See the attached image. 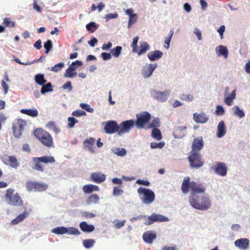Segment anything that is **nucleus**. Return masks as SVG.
Segmentation results:
<instances>
[{
  "label": "nucleus",
  "mask_w": 250,
  "mask_h": 250,
  "mask_svg": "<svg viewBox=\"0 0 250 250\" xmlns=\"http://www.w3.org/2000/svg\"><path fill=\"white\" fill-rule=\"evenodd\" d=\"M188 201L190 206L197 210L206 211L211 206V201L208 193L200 194L196 196L189 197Z\"/></svg>",
  "instance_id": "obj_1"
},
{
  "label": "nucleus",
  "mask_w": 250,
  "mask_h": 250,
  "mask_svg": "<svg viewBox=\"0 0 250 250\" xmlns=\"http://www.w3.org/2000/svg\"><path fill=\"white\" fill-rule=\"evenodd\" d=\"M34 135L42 143L47 147L54 146L53 139L51 135L47 131L42 128H37L34 131Z\"/></svg>",
  "instance_id": "obj_2"
},
{
  "label": "nucleus",
  "mask_w": 250,
  "mask_h": 250,
  "mask_svg": "<svg viewBox=\"0 0 250 250\" xmlns=\"http://www.w3.org/2000/svg\"><path fill=\"white\" fill-rule=\"evenodd\" d=\"M137 192L141 201L145 205H150L155 200V193L149 188L141 187L138 188Z\"/></svg>",
  "instance_id": "obj_3"
},
{
  "label": "nucleus",
  "mask_w": 250,
  "mask_h": 250,
  "mask_svg": "<svg viewBox=\"0 0 250 250\" xmlns=\"http://www.w3.org/2000/svg\"><path fill=\"white\" fill-rule=\"evenodd\" d=\"M136 116V120H134V122L136 127L138 129H145V125L151 119V114L147 111H143L137 114Z\"/></svg>",
  "instance_id": "obj_4"
},
{
  "label": "nucleus",
  "mask_w": 250,
  "mask_h": 250,
  "mask_svg": "<svg viewBox=\"0 0 250 250\" xmlns=\"http://www.w3.org/2000/svg\"><path fill=\"white\" fill-rule=\"evenodd\" d=\"M51 232L57 235L67 234L70 235L79 236L81 234V232L78 229L73 227H57L53 229Z\"/></svg>",
  "instance_id": "obj_5"
},
{
  "label": "nucleus",
  "mask_w": 250,
  "mask_h": 250,
  "mask_svg": "<svg viewBox=\"0 0 250 250\" xmlns=\"http://www.w3.org/2000/svg\"><path fill=\"white\" fill-rule=\"evenodd\" d=\"M190 166L192 168L196 169L201 167L204 164V161L201 155L198 152H193L188 156Z\"/></svg>",
  "instance_id": "obj_6"
},
{
  "label": "nucleus",
  "mask_w": 250,
  "mask_h": 250,
  "mask_svg": "<svg viewBox=\"0 0 250 250\" xmlns=\"http://www.w3.org/2000/svg\"><path fill=\"white\" fill-rule=\"evenodd\" d=\"M170 91L166 89L164 91H158L155 89L150 90V96L154 100L159 102H165L167 101Z\"/></svg>",
  "instance_id": "obj_7"
},
{
  "label": "nucleus",
  "mask_w": 250,
  "mask_h": 250,
  "mask_svg": "<svg viewBox=\"0 0 250 250\" xmlns=\"http://www.w3.org/2000/svg\"><path fill=\"white\" fill-rule=\"evenodd\" d=\"M26 187L28 191L42 192L48 188V185L45 183L38 182L28 181L26 183Z\"/></svg>",
  "instance_id": "obj_8"
},
{
  "label": "nucleus",
  "mask_w": 250,
  "mask_h": 250,
  "mask_svg": "<svg viewBox=\"0 0 250 250\" xmlns=\"http://www.w3.org/2000/svg\"><path fill=\"white\" fill-rule=\"evenodd\" d=\"M135 125L134 120L130 119L122 122L119 125V130L118 134L120 136L124 133H128L130 130Z\"/></svg>",
  "instance_id": "obj_9"
},
{
  "label": "nucleus",
  "mask_w": 250,
  "mask_h": 250,
  "mask_svg": "<svg viewBox=\"0 0 250 250\" xmlns=\"http://www.w3.org/2000/svg\"><path fill=\"white\" fill-rule=\"evenodd\" d=\"M190 191L189 197L196 196L200 194H205L206 188L203 184L192 181L191 182Z\"/></svg>",
  "instance_id": "obj_10"
},
{
  "label": "nucleus",
  "mask_w": 250,
  "mask_h": 250,
  "mask_svg": "<svg viewBox=\"0 0 250 250\" xmlns=\"http://www.w3.org/2000/svg\"><path fill=\"white\" fill-rule=\"evenodd\" d=\"M26 125V122L22 119L18 120L17 122L13 125L12 130L15 137L19 138L21 137Z\"/></svg>",
  "instance_id": "obj_11"
},
{
  "label": "nucleus",
  "mask_w": 250,
  "mask_h": 250,
  "mask_svg": "<svg viewBox=\"0 0 250 250\" xmlns=\"http://www.w3.org/2000/svg\"><path fill=\"white\" fill-rule=\"evenodd\" d=\"M214 173L218 175L224 177L227 175L228 168L226 165L223 162H217L210 167Z\"/></svg>",
  "instance_id": "obj_12"
},
{
  "label": "nucleus",
  "mask_w": 250,
  "mask_h": 250,
  "mask_svg": "<svg viewBox=\"0 0 250 250\" xmlns=\"http://www.w3.org/2000/svg\"><path fill=\"white\" fill-rule=\"evenodd\" d=\"M119 128V125L116 121L110 120L106 122L104 129L106 133L112 134L118 132Z\"/></svg>",
  "instance_id": "obj_13"
},
{
  "label": "nucleus",
  "mask_w": 250,
  "mask_h": 250,
  "mask_svg": "<svg viewBox=\"0 0 250 250\" xmlns=\"http://www.w3.org/2000/svg\"><path fill=\"white\" fill-rule=\"evenodd\" d=\"M157 64L156 63L146 64L142 67L141 70L143 77L145 79L149 78L157 68Z\"/></svg>",
  "instance_id": "obj_14"
},
{
  "label": "nucleus",
  "mask_w": 250,
  "mask_h": 250,
  "mask_svg": "<svg viewBox=\"0 0 250 250\" xmlns=\"http://www.w3.org/2000/svg\"><path fill=\"white\" fill-rule=\"evenodd\" d=\"M204 141L202 137L195 138L192 142L191 148L193 152H198L202 149Z\"/></svg>",
  "instance_id": "obj_15"
},
{
  "label": "nucleus",
  "mask_w": 250,
  "mask_h": 250,
  "mask_svg": "<svg viewBox=\"0 0 250 250\" xmlns=\"http://www.w3.org/2000/svg\"><path fill=\"white\" fill-rule=\"evenodd\" d=\"M156 233L153 230H148L145 232L142 236L143 240L147 244H152L156 238Z\"/></svg>",
  "instance_id": "obj_16"
},
{
  "label": "nucleus",
  "mask_w": 250,
  "mask_h": 250,
  "mask_svg": "<svg viewBox=\"0 0 250 250\" xmlns=\"http://www.w3.org/2000/svg\"><path fill=\"white\" fill-rule=\"evenodd\" d=\"M194 121L197 123L204 124L207 122L209 119V116L204 112L200 113H195L193 115Z\"/></svg>",
  "instance_id": "obj_17"
},
{
  "label": "nucleus",
  "mask_w": 250,
  "mask_h": 250,
  "mask_svg": "<svg viewBox=\"0 0 250 250\" xmlns=\"http://www.w3.org/2000/svg\"><path fill=\"white\" fill-rule=\"evenodd\" d=\"M186 126H180L176 127L173 133V135L175 139H181L186 135Z\"/></svg>",
  "instance_id": "obj_18"
},
{
  "label": "nucleus",
  "mask_w": 250,
  "mask_h": 250,
  "mask_svg": "<svg viewBox=\"0 0 250 250\" xmlns=\"http://www.w3.org/2000/svg\"><path fill=\"white\" fill-rule=\"evenodd\" d=\"M91 181L96 183H101L106 179V175L101 172H94L90 176Z\"/></svg>",
  "instance_id": "obj_19"
},
{
  "label": "nucleus",
  "mask_w": 250,
  "mask_h": 250,
  "mask_svg": "<svg viewBox=\"0 0 250 250\" xmlns=\"http://www.w3.org/2000/svg\"><path fill=\"white\" fill-rule=\"evenodd\" d=\"M7 203L11 205L14 206H19L23 204L22 200L18 193L15 194L13 196L11 197L7 201Z\"/></svg>",
  "instance_id": "obj_20"
},
{
  "label": "nucleus",
  "mask_w": 250,
  "mask_h": 250,
  "mask_svg": "<svg viewBox=\"0 0 250 250\" xmlns=\"http://www.w3.org/2000/svg\"><path fill=\"white\" fill-rule=\"evenodd\" d=\"M227 133L226 126L223 121H220L217 127L216 136L221 138L224 136Z\"/></svg>",
  "instance_id": "obj_21"
},
{
  "label": "nucleus",
  "mask_w": 250,
  "mask_h": 250,
  "mask_svg": "<svg viewBox=\"0 0 250 250\" xmlns=\"http://www.w3.org/2000/svg\"><path fill=\"white\" fill-rule=\"evenodd\" d=\"M95 139L94 138L90 137L85 139L83 142V148L86 149L88 151L91 153L94 152V150L93 146L94 145Z\"/></svg>",
  "instance_id": "obj_22"
},
{
  "label": "nucleus",
  "mask_w": 250,
  "mask_h": 250,
  "mask_svg": "<svg viewBox=\"0 0 250 250\" xmlns=\"http://www.w3.org/2000/svg\"><path fill=\"white\" fill-rule=\"evenodd\" d=\"M163 55V53L160 50H155L149 52L147 54L148 59L151 61H156L160 59Z\"/></svg>",
  "instance_id": "obj_23"
},
{
  "label": "nucleus",
  "mask_w": 250,
  "mask_h": 250,
  "mask_svg": "<svg viewBox=\"0 0 250 250\" xmlns=\"http://www.w3.org/2000/svg\"><path fill=\"white\" fill-rule=\"evenodd\" d=\"M234 244L240 249L246 250L249 247V240L247 238L239 239L235 241Z\"/></svg>",
  "instance_id": "obj_24"
},
{
  "label": "nucleus",
  "mask_w": 250,
  "mask_h": 250,
  "mask_svg": "<svg viewBox=\"0 0 250 250\" xmlns=\"http://www.w3.org/2000/svg\"><path fill=\"white\" fill-rule=\"evenodd\" d=\"M79 227L82 231L85 233H90L95 229V227L93 225L88 224L85 221L81 222Z\"/></svg>",
  "instance_id": "obj_25"
},
{
  "label": "nucleus",
  "mask_w": 250,
  "mask_h": 250,
  "mask_svg": "<svg viewBox=\"0 0 250 250\" xmlns=\"http://www.w3.org/2000/svg\"><path fill=\"white\" fill-rule=\"evenodd\" d=\"M216 53L218 56H223L225 59L228 57L229 51L226 46L220 45L216 48Z\"/></svg>",
  "instance_id": "obj_26"
},
{
  "label": "nucleus",
  "mask_w": 250,
  "mask_h": 250,
  "mask_svg": "<svg viewBox=\"0 0 250 250\" xmlns=\"http://www.w3.org/2000/svg\"><path fill=\"white\" fill-rule=\"evenodd\" d=\"M190 186L191 182L190 178L189 177L185 178L181 186V189L183 192L184 193H187L189 191V188H190Z\"/></svg>",
  "instance_id": "obj_27"
},
{
  "label": "nucleus",
  "mask_w": 250,
  "mask_h": 250,
  "mask_svg": "<svg viewBox=\"0 0 250 250\" xmlns=\"http://www.w3.org/2000/svg\"><path fill=\"white\" fill-rule=\"evenodd\" d=\"M83 189V192L86 194H90L93 191H97L99 190L98 186L92 184H87L84 185Z\"/></svg>",
  "instance_id": "obj_28"
},
{
  "label": "nucleus",
  "mask_w": 250,
  "mask_h": 250,
  "mask_svg": "<svg viewBox=\"0 0 250 250\" xmlns=\"http://www.w3.org/2000/svg\"><path fill=\"white\" fill-rule=\"evenodd\" d=\"M161 125L160 120L159 118H154L151 121V123L146 125L145 127V129H148L150 128H158Z\"/></svg>",
  "instance_id": "obj_29"
},
{
  "label": "nucleus",
  "mask_w": 250,
  "mask_h": 250,
  "mask_svg": "<svg viewBox=\"0 0 250 250\" xmlns=\"http://www.w3.org/2000/svg\"><path fill=\"white\" fill-rule=\"evenodd\" d=\"M21 112L32 117H36L38 115V111L35 108L33 109H21Z\"/></svg>",
  "instance_id": "obj_30"
},
{
  "label": "nucleus",
  "mask_w": 250,
  "mask_h": 250,
  "mask_svg": "<svg viewBox=\"0 0 250 250\" xmlns=\"http://www.w3.org/2000/svg\"><path fill=\"white\" fill-rule=\"evenodd\" d=\"M38 159H39V158L37 157H34L33 158L32 160L34 163V166L32 167V168L40 172H43L44 168L40 164L41 161L38 160Z\"/></svg>",
  "instance_id": "obj_31"
},
{
  "label": "nucleus",
  "mask_w": 250,
  "mask_h": 250,
  "mask_svg": "<svg viewBox=\"0 0 250 250\" xmlns=\"http://www.w3.org/2000/svg\"><path fill=\"white\" fill-rule=\"evenodd\" d=\"M111 150L113 153L120 157H124L127 153L126 150L124 148L114 147H112Z\"/></svg>",
  "instance_id": "obj_32"
},
{
  "label": "nucleus",
  "mask_w": 250,
  "mask_h": 250,
  "mask_svg": "<svg viewBox=\"0 0 250 250\" xmlns=\"http://www.w3.org/2000/svg\"><path fill=\"white\" fill-rule=\"evenodd\" d=\"M34 80L35 83L40 85H43L46 83V80L43 74L39 73L36 74L34 77Z\"/></svg>",
  "instance_id": "obj_33"
},
{
  "label": "nucleus",
  "mask_w": 250,
  "mask_h": 250,
  "mask_svg": "<svg viewBox=\"0 0 250 250\" xmlns=\"http://www.w3.org/2000/svg\"><path fill=\"white\" fill-rule=\"evenodd\" d=\"M236 97V91L235 90H233L229 95L225 97V103L229 106H230L232 104L233 100Z\"/></svg>",
  "instance_id": "obj_34"
},
{
  "label": "nucleus",
  "mask_w": 250,
  "mask_h": 250,
  "mask_svg": "<svg viewBox=\"0 0 250 250\" xmlns=\"http://www.w3.org/2000/svg\"><path fill=\"white\" fill-rule=\"evenodd\" d=\"M150 47L148 44L146 42H142L140 46V49L138 52V55L140 56L144 54L147 51L149 50Z\"/></svg>",
  "instance_id": "obj_35"
},
{
  "label": "nucleus",
  "mask_w": 250,
  "mask_h": 250,
  "mask_svg": "<svg viewBox=\"0 0 250 250\" xmlns=\"http://www.w3.org/2000/svg\"><path fill=\"white\" fill-rule=\"evenodd\" d=\"M28 215V213L27 212H24L22 213L19 215L16 218L13 219L11 221V224L13 225H16L21 221H23L25 219Z\"/></svg>",
  "instance_id": "obj_36"
},
{
  "label": "nucleus",
  "mask_w": 250,
  "mask_h": 250,
  "mask_svg": "<svg viewBox=\"0 0 250 250\" xmlns=\"http://www.w3.org/2000/svg\"><path fill=\"white\" fill-rule=\"evenodd\" d=\"M41 86H42V87L41 89V93L42 94H44L48 92H52L53 90L52 83L50 82L43 84Z\"/></svg>",
  "instance_id": "obj_37"
},
{
  "label": "nucleus",
  "mask_w": 250,
  "mask_h": 250,
  "mask_svg": "<svg viewBox=\"0 0 250 250\" xmlns=\"http://www.w3.org/2000/svg\"><path fill=\"white\" fill-rule=\"evenodd\" d=\"M38 158V160L44 164L53 163L55 162V158L52 156L46 155Z\"/></svg>",
  "instance_id": "obj_38"
},
{
  "label": "nucleus",
  "mask_w": 250,
  "mask_h": 250,
  "mask_svg": "<svg viewBox=\"0 0 250 250\" xmlns=\"http://www.w3.org/2000/svg\"><path fill=\"white\" fill-rule=\"evenodd\" d=\"M8 162L9 163V166L15 169H17L20 165L17 159L14 156H9Z\"/></svg>",
  "instance_id": "obj_39"
},
{
  "label": "nucleus",
  "mask_w": 250,
  "mask_h": 250,
  "mask_svg": "<svg viewBox=\"0 0 250 250\" xmlns=\"http://www.w3.org/2000/svg\"><path fill=\"white\" fill-rule=\"evenodd\" d=\"M99 25L94 21H91L86 25L85 28L90 33L94 32L98 28Z\"/></svg>",
  "instance_id": "obj_40"
},
{
  "label": "nucleus",
  "mask_w": 250,
  "mask_h": 250,
  "mask_svg": "<svg viewBox=\"0 0 250 250\" xmlns=\"http://www.w3.org/2000/svg\"><path fill=\"white\" fill-rule=\"evenodd\" d=\"M151 137L157 140H161L162 139V135L160 130L158 128H153L152 129Z\"/></svg>",
  "instance_id": "obj_41"
},
{
  "label": "nucleus",
  "mask_w": 250,
  "mask_h": 250,
  "mask_svg": "<svg viewBox=\"0 0 250 250\" xmlns=\"http://www.w3.org/2000/svg\"><path fill=\"white\" fill-rule=\"evenodd\" d=\"M234 111V115L238 116L239 118H242L245 116V114L243 109H241L237 105L234 106L232 108Z\"/></svg>",
  "instance_id": "obj_42"
},
{
  "label": "nucleus",
  "mask_w": 250,
  "mask_h": 250,
  "mask_svg": "<svg viewBox=\"0 0 250 250\" xmlns=\"http://www.w3.org/2000/svg\"><path fill=\"white\" fill-rule=\"evenodd\" d=\"M46 127L50 129H52L56 134L61 132V129L56 125L53 121H50L46 124Z\"/></svg>",
  "instance_id": "obj_43"
},
{
  "label": "nucleus",
  "mask_w": 250,
  "mask_h": 250,
  "mask_svg": "<svg viewBox=\"0 0 250 250\" xmlns=\"http://www.w3.org/2000/svg\"><path fill=\"white\" fill-rule=\"evenodd\" d=\"M122 49L123 48L122 46H117L115 48L110 50V53L113 57L115 58H118L121 55Z\"/></svg>",
  "instance_id": "obj_44"
},
{
  "label": "nucleus",
  "mask_w": 250,
  "mask_h": 250,
  "mask_svg": "<svg viewBox=\"0 0 250 250\" xmlns=\"http://www.w3.org/2000/svg\"><path fill=\"white\" fill-rule=\"evenodd\" d=\"M99 197L96 194H93L89 196L87 199L86 203L87 205L91 204L92 203L97 204L99 200Z\"/></svg>",
  "instance_id": "obj_45"
},
{
  "label": "nucleus",
  "mask_w": 250,
  "mask_h": 250,
  "mask_svg": "<svg viewBox=\"0 0 250 250\" xmlns=\"http://www.w3.org/2000/svg\"><path fill=\"white\" fill-rule=\"evenodd\" d=\"M77 74L76 71H74V68L71 67L68 68L65 70L64 76L65 77L73 78Z\"/></svg>",
  "instance_id": "obj_46"
},
{
  "label": "nucleus",
  "mask_w": 250,
  "mask_h": 250,
  "mask_svg": "<svg viewBox=\"0 0 250 250\" xmlns=\"http://www.w3.org/2000/svg\"><path fill=\"white\" fill-rule=\"evenodd\" d=\"M155 222H157L156 213H153L147 217V220L144 223V224L146 226L150 225Z\"/></svg>",
  "instance_id": "obj_47"
},
{
  "label": "nucleus",
  "mask_w": 250,
  "mask_h": 250,
  "mask_svg": "<svg viewBox=\"0 0 250 250\" xmlns=\"http://www.w3.org/2000/svg\"><path fill=\"white\" fill-rule=\"evenodd\" d=\"M95 242V241L94 239H88L84 240L83 242V244L85 248L88 249L94 246Z\"/></svg>",
  "instance_id": "obj_48"
},
{
  "label": "nucleus",
  "mask_w": 250,
  "mask_h": 250,
  "mask_svg": "<svg viewBox=\"0 0 250 250\" xmlns=\"http://www.w3.org/2000/svg\"><path fill=\"white\" fill-rule=\"evenodd\" d=\"M173 34L174 30H170L168 36L165 39V43L167 44V46H165V48L167 49H168L169 48L170 41L171 40Z\"/></svg>",
  "instance_id": "obj_49"
},
{
  "label": "nucleus",
  "mask_w": 250,
  "mask_h": 250,
  "mask_svg": "<svg viewBox=\"0 0 250 250\" xmlns=\"http://www.w3.org/2000/svg\"><path fill=\"white\" fill-rule=\"evenodd\" d=\"M43 47L45 49V53L48 54L52 49V42L50 40H48L44 43Z\"/></svg>",
  "instance_id": "obj_50"
},
{
  "label": "nucleus",
  "mask_w": 250,
  "mask_h": 250,
  "mask_svg": "<svg viewBox=\"0 0 250 250\" xmlns=\"http://www.w3.org/2000/svg\"><path fill=\"white\" fill-rule=\"evenodd\" d=\"M78 123V120L76 119L74 117H69L68 118L67 126L68 128H73L75 126V125Z\"/></svg>",
  "instance_id": "obj_51"
},
{
  "label": "nucleus",
  "mask_w": 250,
  "mask_h": 250,
  "mask_svg": "<svg viewBox=\"0 0 250 250\" xmlns=\"http://www.w3.org/2000/svg\"><path fill=\"white\" fill-rule=\"evenodd\" d=\"M165 145V143L164 142H161L159 143L152 142L150 143V147L152 149L162 148Z\"/></svg>",
  "instance_id": "obj_52"
},
{
  "label": "nucleus",
  "mask_w": 250,
  "mask_h": 250,
  "mask_svg": "<svg viewBox=\"0 0 250 250\" xmlns=\"http://www.w3.org/2000/svg\"><path fill=\"white\" fill-rule=\"evenodd\" d=\"M124 193L123 190L121 189L120 187L116 186L114 187L113 189V195L114 196H119L122 195Z\"/></svg>",
  "instance_id": "obj_53"
},
{
  "label": "nucleus",
  "mask_w": 250,
  "mask_h": 250,
  "mask_svg": "<svg viewBox=\"0 0 250 250\" xmlns=\"http://www.w3.org/2000/svg\"><path fill=\"white\" fill-rule=\"evenodd\" d=\"M138 19V16L137 14L135 15V16H131L129 17V20L128 22L127 28H130V27L135 23Z\"/></svg>",
  "instance_id": "obj_54"
},
{
  "label": "nucleus",
  "mask_w": 250,
  "mask_h": 250,
  "mask_svg": "<svg viewBox=\"0 0 250 250\" xmlns=\"http://www.w3.org/2000/svg\"><path fill=\"white\" fill-rule=\"evenodd\" d=\"M86 114V113L84 111L81 109L75 110L72 113V115L76 117H80L83 116H85Z\"/></svg>",
  "instance_id": "obj_55"
},
{
  "label": "nucleus",
  "mask_w": 250,
  "mask_h": 250,
  "mask_svg": "<svg viewBox=\"0 0 250 250\" xmlns=\"http://www.w3.org/2000/svg\"><path fill=\"white\" fill-rule=\"evenodd\" d=\"M3 24L6 27H14L15 26V22L11 21L9 18H4L3 21Z\"/></svg>",
  "instance_id": "obj_56"
},
{
  "label": "nucleus",
  "mask_w": 250,
  "mask_h": 250,
  "mask_svg": "<svg viewBox=\"0 0 250 250\" xmlns=\"http://www.w3.org/2000/svg\"><path fill=\"white\" fill-rule=\"evenodd\" d=\"M157 222H166L169 220L167 216L156 213Z\"/></svg>",
  "instance_id": "obj_57"
},
{
  "label": "nucleus",
  "mask_w": 250,
  "mask_h": 250,
  "mask_svg": "<svg viewBox=\"0 0 250 250\" xmlns=\"http://www.w3.org/2000/svg\"><path fill=\"white\" fill-rule=\"evenodd\" d=\"M225 113L224 107L221 105H218L216 107L215 114L218 116H222Z\"/></svg>",
  "instance_id": "obj_58"
},
{
  "label": "nucleus",
  "mask_w": 250,
  "mask_h": 250,
  "mask_svg": "<svg viewBox=\"0 0 250 250\" xmlns=\"http://www.w3.org/2000/svg\"><path fill=\"white\" fill-rule=\"evenodd\" d=\"M64 64L63 62H60L52 67L50 70L52 71L57 72L59 71L64 66Z\"/></svg>",
  "instance_id": "obj_59"
},
{
  "label": "nucleus",
  "mask_w": 250,
  "mask_h": 250,
  "mask_svg": "<svg viewBox=\"0 0 250 250\" xmlns=\"http://www.w3.org/2000/svg\"><path fill=\"white\" fill-rule=\"evenodd\" d=\"M180 99L187 102H191L193 100V96L191 94H183L180 96Z\"/></svg>",
  "instance_id": "obj_60"
},
{
  "label": "nucleus",
  "mask_w": 250,
  "mask_h": 250,
  "mask_svg": "<svg viewBox=\"0 0 250 250\" xmlns=\"http://www.w3.org/2000/svg\"><path fill=\"white\" fill-rule=\"evenodd\" d=\"M80 106L83 109H84L85 111L88 112L93 113L94 112V109L91 107L90 106L87 104L81 103L80 104Z\"/></svg>",
  "instance_id": "obj_61"
},
{
  "label": "nucleus",
  "mask_w": 250,
  "mask_h": 250,
  "mask_svg": "<svg viewBox=\"0 0 250 250\" xmlns=\"http://www.w3.org/2000/svg\"><path fill=\"white\" fill-rule=\"evenodd\" d=\"M139 40V37L136 36L133 39L131 46L132 47V52H137V43Z\"/></svg>",
  "instance_id": "obj_62"
},
{
  "label": "nucleus",
  "mask_w": 250,
  "mask_h": 250,
  "mask_svg": "<svg viewBox=\"0 0 250 250\" xmlns=\"http://www.w3.org/2000/svg\"><path fill=\"white\" fill-rule=\"evenodd\" d=\"M62 88L64 90L67 89L69 92H71L73 89L71 82L70 81L66 82L64 84L62 85Z\"/></svg>",
  "instance_id": "obj_63"
},
{
  "label": "nucleus",
  "mask_w": 250,
  "mask_h": 250,
  "mask_svg": "<svg viewBox=\"0 0 250 250\" xmlns=\"http://www.w3.org/2000/svg\"><path fill=\"white\" fill-rule=\"evenodd\" d=\"M118 14L116 12L114 13H109L105 15L104 18L105 19L106 21H107L111 19H116L118 17Z\"/></svg>",
  "instance_id": "obj_64"
}]
</instances>
